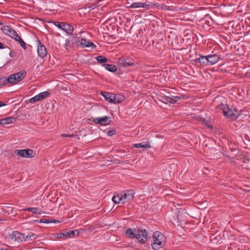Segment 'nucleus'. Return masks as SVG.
Listing matches in <instances>:
<instances>
[{"label":"nucleus","mask_w":250,"mask_h":250,"mask_svg":"<svg viewBox=\"0 0 250 250\" xmlns=\"http://www.w3.org/2000/svg\"><path fill=\"white\" fill-rule=\"evenodd\" d=\"M153 243L151 244L152 248L154 250H158L164 246L166 240L164 235L161 232L156 231L153 234Z\"/></svg>","instance_id":"nucleus-1"},{"label":"nucleus","mask_w":250,"mask_h":250,"mask_svg":"<svg viewBox=\"0 0 250 250\" xmlns=\"http://www.w3.org/2000/svg\"><path fill=\"white\" fill-rule=\"evenodd\" d=\"M125 235L129 238H136L139 242L142 244L145 243V240H144V239H140L139 229H128L125 231Z\"/></svg>","instance_id":"nucleus-2"},{"label":"nucleus","mask_w":250,"mask_h":250,"mask_svg":"<svg viewBox=\"0 0 250 250\" xmlns=\"http://www.w3.org/2000/svg\"><path fill=\"white\" fill-rule=\"evenodd\" d=\"M16 155L23 158H33L36 155L35 151L30 149H17L15 151Z\"/></svg>","instance_id":"nucleus-3"},{"label":"nucleus","mask_w":250,"mask_h":250,"mask_svg":"<svg viewBox=\"0 0 250 250\" xmlns=\"http://www.w3.org/2000/svg\"><path fill=\"white\" fill-rule=\"evenodd\" d=\"M54 24L68 34H71L73 31V27L72 25L64 22L56 21L54 22Z\"/></svg>","instance_id":"nucleus-4"},{"label":"nucleus","mask_w":250,"mask_h":250,"mask_svg":"<svg viewBox=\"0 0 250 250\" xmlns=\"http://www.w3.org/2000/svg\"><path fill=\"white\" fill-rule=\"evenodd\" d=\"M134 61L132 59L121 58L118 60V65L121 67H127L134 65Z\"/></svg>","instance_id":"nucleus-5"},{"label":"nucleus","mask_w":250,"mask_h":250,"mask_svg":"<svg viewBox=\"0 0 250 250\" xmlns=\"http://www.w3.org/2000/svg\"><path fill=\"white\" fill-rule=\"evenodd\" d=\"M1 30L4 34L9 36L13 39H15L16 36L18 35L17 32L9 26H3L1 27Z\"/></svg>","instance_id":"nucleus-6"},{"label":"nucleus","mask_w":250,"mask_h":250,"mask_svg":"<svg viewBox=\"0 0 250 250\" xmlns=\"http://www.w3.org/2000/svg\"><path fill=\"white\" fill-rule=\"evenodd\" d=\"M122 193L123 203H125L132 200L134 198L135 192L133 189L127 190Z\"/></svg>","instance_id":"nucleus-7"},{"label":"nucleus","mask_w":250,"mask_h":250,"mask_svg":"<svg viewBox=\"0 0 250 250\" xmlns=\"http://www.w3.org/2000/svg\"><path fill=\"white\" fill-rule=\"evenodd\" d=\"M49 95V93L47 91L42 92L39 94L36 95L34 97L31 98L29 100V102L31 103H35L37 102L40 101L42 99H44L48 97Z\"/></svg>","instance_id":"nucleus-8"},{"label":"nucleus","mask_w":250,"mask_h":250,"mask_svg":"<svg viewBox=\"0 0 250 250\" xmlns=\"http://www.w3.org/2000/svg\"><path fill=\"white\" fill-rule=\"evenodd\" d=\"M110 118L108 116L104 117L96 118L94 119L93 122L96 124H100L102 125H106L110 124L111 121Z\"/></svg>","instance_id":"nucleus-9"},{"label":"nucleus","mask_w":250,"mask_h":250,"mask_svg":"<svg viewBox=\"0 0 250 250\" xmlns=\"http://www.w3.org/2000/svg\"><path fill=\"white\" fill-rule=\"evenodd\" d=\"M38 54L41 58H43L47 55V52L45 46L40 41L38 46Z\"/></svg>","instance_id":"nucleus-10"},{"label":"nucleus","mask_w":250,"mask_h":250,"mask_svg":"<svg viewBox=\"0 0 250 250\" xmlns=\"http://www.w3.org/2000/svg\"><path fill=\"white\" fill-rule=\"evenodd\" d=\"M0 82L1 84H2L1 85L5 84L7 83H17L18 82H17V80L16 79V77L15 74L11 75L8 78L5 79H0Z\"/></svg>","instance_id":"nucleus-11"},{"label":"nucleus","mask_w":250,"mask_h":250,"mask_svg":"<svg viewBox=\"0 0 250 250\" xmlns=\"http://www.w3.org/2000/svg\"><path fill=\"white\" fill-rule=\"evenodd\" d=\"M9 238L12 241L18 242L21 241V233L17 231H14L12 232L9 235Z\"/></svg>","instance_id":"nucleus-12"},{"label":"nucleus","mask_w":250,"mask_h":250,"mask_svg":"<svg viewBox=\"0 0 250 250\" xmlns=\"http://www.w3.org/2000/svg\"><path fill=\"white\" fill-rule=\"evenodd\" d=\"M129 8H149V4H147L145 2H135L132 3L130 5L127 7Z\"/></svg>","instance_id":"nucleus-13"},{"label":"nucleus","mask_w":250,"mask_h":250,"mask_svg":"<svg viewBox=\"0 0 250 250\" xmlns=\"http://www.w3.org/2000/svg\"><path fill=\"white\" fill-rule=\"evenodd\" d=\"M220 57L216 54L208 55V65H213L217 63Z\"/></svg>","instance_id":"nucleus-14"},{"label":"nucleus","mask_w":250,"mask_h":250,"mask_svg":"<svg viewBox=\"0 0 250 250\" xmlns=\"http://www.w3.org/2000/svg\"><path fill=\"white\" fill-rule=\"evenodd\" d=\"M113 104H119L125 100V97L122 94L113 93Z\"/></svg>","instance_id":"nucleus-15"},{"label":"nucleus","mask_w":250,"mask_h":250,"mask_svg":"<svg viewBox=\"0 0 250 250\" xmlns=\"http://www.w3.org/2000/svg\"><path fill=\"white\" fill-rule=\"evenodd\" d=\"M196 63H202L205 65H208V56L200 55L199 58L194 60Z\"/></svg>","instance_id":"nucleus-16"},{"label":"nucleus","mask_w":250,"mask_h":250,"mask_svg":"<svg viewBox=\"0 0 250 250\" xmlns=\"http://www.w3.org/2000/svg\"><path fill=\"white\" fill-rule=\"evenodd\" d=\"M80 43L83 47H93V48L96 47V46L93 44L92 42L87 41V40L85 39H81L80 41Z\"/></svg>","instance_id":"nucleus-17"},{"label":"nucleus","mask_w":250,"mask_h":250,"mask_svg":"<svg viewBox=\"0 0 250 250\" xmlns=\"http://www.w3.org/2000/svg\"><path fill=\"white\" fill-rule=\"evenodd\" d=\"M23 210L31 211L34 214L37 215H41L43 213V211L39 208H24Z\"/></svg>","instance_id":"nucleus-18"},{"label":"nucleus","mask_w":250,"mask_h":250,"mask_svg":"<svg viewBox=\"0 0 250 250\" xmlns=\"http://www.w3.org/2000/svg\"><path fill=\"white\" fill-rule=\"evenodd\" d=\"M14 74L16 77V79L17 80V82L18 83L25 77L26 72L25 71L22 70Z\"/></svg>","instance_id":"nucleus-19"},{"label":"nucleus","mask_w":250,"mask_h":250,"mask_svg":"<svg viewBox=\"0 0 250 250\" xmlns=\"http://www.w3.org/2000/svg\"><path fill=\"white\" fill-rule=\"evenodd\" d=\"M223 112L225 116L230 117H231L232 116H234V114L233 111L227 106H225L223 108Z\"/></svg>","instance_id":"nucleus-20"},{"label":"nucleus","mask_w":250,"mask_h":250,"mask_svg":"<svg viewBox=\"0 0 250 250\" xmlns=\"http://www.w3.org/2000/svg\"><path fill=\"white\" fill-rule=\"evenodd\" d=\"M133 146L137 148L140 147L149 148L151 147V145L148 142H142L141 143L133 144Z\"/></svg>","instance_id":"nucleus-21"},{"label":"nucleus","mask_w":250,"mask_h":250,"mask_svg":"<svg viewBox=\"0 0 250 250\" xmlns=\"http://www.w3.org/2000/svg\"><path fill=\"white\" fill-rule=\"evenodd\" d=\"M102 95L104 98L105 100L109 103H112L113 93H109L105 92H102Z\"/></svg>","instance_id":"nucleus-22"},{"label":"nucleus","mask_w":250,"mask_h":250,"mask_svg":"<svg viewBox=\"0 0 250 250\" xmlns=\"http://www.w3.org/2000/svg\"><path fill=\"white\" fill-rule=\"evenodd\" d=\"M103 66H104L106 70L112 72H115L117 70L116 66L113 64H103Z\"/></svg>","instance_id":"nucleus-23"},{"label":"nucleus","mask_w":250,"mask_h":250,"mask_svg":"<svg viewBox=\"0 0 250 250\" xmlns=\"http://www.w3.org/2000/svg\"><path fill=\"white\" fill-rule=\"evenodd\" d=\"M139 229V234L140 239H144V240H145V242H146V240L147 239V232L146 229Z\"/></svg>","instance_id":"nucleus-24"},{"label":"nucleus","mask_w":250,"mask_h":250,"mask_svg":"<svg viewBox=\"0 0 250 250\" xmlns=\"http://www.w3.org/2000/svg\"><path fill=\"white\" fill-rule=\"evenodd\" d=\"M112 199L115 204H119L121 201L123 202V199L122 193L120 194H118L117 195H114L112 197Z\"/></svg>","instance_id":"nucleus-25"},{"label":"nucleus","mask_w":250,"mask_h":250,"mask_svg":"<svg viewBox=\"0 0 250 250\" xmlns=\"http://www.w3.org/2000/svg\"><path fill=\"white\" fill-rule=\"evenodd\" d=\"M15 41L18 42L21 46L24 49H26L27 48L26 43L25 42L22 40V39L21 38L20 36H19V35H18L17 36H16V38L14 39Z\"/></svg>","instance_id":"nucleus-26"},{"label":"nucleus","mask_w":250,"mask_h":250,"mask_svg":"<svg viewBox=\"0 0 250 250\" xmlns=\"http://www.w3.org/2000/svg\"><path fill=\"white\" fill-rule=\"evenodd\" d=\"M56 238L58 239H66L67 238H69V234L66 232H62L60 233L56 234Z\"/></svg>","instance_id":"nucleus-27"},{"label":"nucleus","mask_w":250,"mask_h":250,"mask_svg":"<svg viewBox=\"0 0 250 250\" xmlns=\"http://www.w3.org/2000/svg\"><path fill=\"white\" fill-rule=\"evenodd\" d=\"M15 121V119L12 117L6 118L2 119L3 125H7L14 122Z\"/></svg>","instance_id":"nucleus-28"},{"label":"nucleus","mask_w":250,"mask_h":250,"mask_svg":"<svg viewBox=\"0 0 250 250\" xmlns=\"http://www.w3.org/2000/svg\"><path fill=\"white\" fill-rule=\"evenodd\" d=\"M40 223H56L58 222H59L60 221L57 220L52 219V220H49V219H41L39 221Z\"/></svg>","instance_id":"nucleus-29"},{"label":"nucleus","mask_w":250,"mask_h":250,"mask_svg":"<svg viewBox=\"0 0 250 250\" xmlns=\"http://www.w3.org/2000/svg\"><path fill=\"white\" fill-rule=\"evenodd\" d=\"M201 122H202V124H204L208 128H210V129H212L213 128V127L210 124V122L209 121L207 120H206L205 119H202L201 120Z\"/></svg>","instance_id":"nucleus-30"},{"label":"nucleus","mask_w":250,"mask_h":250,"mask_svg":"<svg viewBox=\"0 0 250 250\" xmlns=\"http://www.w3.org/2000/svg\"><path fill=\"white\" fill-rule=\"evenodd\" d=\"M66 232L69 234V238L73 237L76 235L78 236L79 234V232L77 230H70Z\"/></svg>","instance_id":"nucleus-31"},{"label":"nucleus","mask_w":250,"mask_h":250,"mask_svg":"<svg viewBox=\"0 0 250 250\" xmlns=\"http://www.w3.org/2000/svg\"><path fill=\"white\" fill-rule=\"evenodd\" d=\"M96 60L100 63L106 62L107 61V58L103 56H99L97 57Z\"/></svg>","instance_id":"nucleus-32"},{"label":"nucleus","mask_w":250,"mask_h":250,"mask_svg":"<svg viewBox=\"0 0 250 250\" xmlns=\"http://www.w3.org/2000/svg\"><path fill=\"white\" fill-rule=\"evenodd\" d=\"M170 98L171 99V104H175L180 99V97L178 96H172Z\"/></svg>","instance_id":"nucleus-33"},{"label":"nucleus","mask_w":250,"mask_h":250,"mask_svg":"<svg viewBox=\"0 0 250 250\" xmlns=\"http://www.w3.org/2000/svg\"><path fill=\"white\" fill-rule=\"evenodd\" d=\"M165 101L164 102L166 104H171V99L170 98V97H167L164 98Z\"/></svg>","instance_id":"nucleus-34"},{"label":"nucleus","mask_w":250,"mask_h":250,"mask_svg":"<svg viewBox=\"0 0 250 250\" xmlns=\"http://www.w3.org/2000/svg\"><path fill=\"white\" fill-rule=\"evenodd\" d=\"M116 133L115 130H109L107 132V135L109 136H112L113 134H115Z\"/></svg>","instance_id":"nucleus-35"},{"label":"nucleus","mask_w":250,"mask_h":250,"mask_svg":"<svg viewBox=\"0 0 250 250\" xmlns=\"http://www.w3.org/2000/svg\"><path fill=\"white\" fill-rule=\"evenodd\" d=\"M61 135L63 137H72L74 136L73 134L69 135L68 134H62Z\"/></svg>","instance_id":"nucleus-36"},{"label":"nucleus","mask_w":250,"mask_h":250,"mask_svg":"<svg viewBox=\"0 0 250 250\" xmlns=\"http://www.w3.org/2000/svg\"><path fill=\"white\" fill-rule=\"evenodd\" d=\"M5 105H6V104L3 103L2 102H0V107L3 106Z\"/></svg>","instance_id":"nucleus-37"},{"label":"nucleus","mask_w":250,"mask_h":250,"mask_svg":"<svg viewBox=\"0 0 250 250\" xmlns=\"http://www.w3.org/2000/svg\"><path fill=\"white\" fill-rule=\"evenodd\" d=\"M4 47L3 46V44L0 42V49H3Z\"/></svg>","instance_id":"nucleus-38"},{"label":"nucleus","mask_w":250,"mask_h":250,"mask_svg":"<svg viewBox=\"0 0 250 250\" xmlns=\"http://www.w3.org/2000/svg\"><path fill=\"white\" fill-rule=\"evenodd\" d=\"M70 41L68 40H67L65 41V45L66 46L67 45V44L69 43Z\"/></svg>","instance_id":"nucleus-39"},{"label":"nucleus","mask_w":250,"mask_h":250,"mask_svg":"<svg viewBox=\"0 0 250 250\" xmlns=\"http://www.w3.org/2000/svg\"><path fill=\"white\" fill-rule=\"evenodd\" d=\"M0 125H3L2 119H0Z\"/></svg>","instance_id":"nucleus-40"},{"label":"nucleus","mask_w":250,"mask_h":250,"mask_svg":"<svg viewBox=\"0 0 250 250\" xmlns=\"http://www.w3.org/2000/svg\"><path fill=\"white\" fill-rule=\"evenodd\" d=\"M1 250H9L7 249L6 248H1Z\"/></svg>","instance_id":"nucleus-41"},{"label":"nucleus","mask_w":250,"mask_h":250,"mask_svg":"<svg viewBox=\"0 0 250 250\" xmlns=\"http://www.w3.org/2000/svg\"><path fill=\"white\" fill-rule=\"evenodd\" d=\"M3 22H0V25H3Z\"/></svg>","instance_id":"nucleus-42"},{"label":"nucleus","mask_w":250,"mask_h":250,"mask_svg":"<svg viewBox=\"0 0 250 250\" xmlns=\"http://www.w3.org/2000/svg\"><path fill=\"white\" fill-rule=\"evenodd\" d=\"M10 55L11 56V55H12L11 53H10Z\"/></svg>","instance_id":"nucleus-43"}]
</instances>
